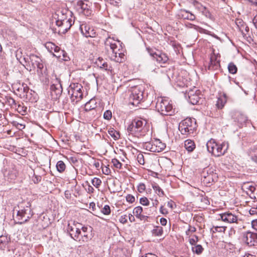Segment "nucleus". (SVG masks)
<instances>
[{"label": "nucleus", "mask_w": 257, "mask_h": 257, "mask_svg": "<svg viewBox=\"0 0 257 257\" xmlns=\"http://www.w3.org/2000/svg\"><path fill=\"white\" fill-rule=\"evenodd\" d=\"M147 50L148 53L150 54L151 56H152L154 58H155L156 55L158 54V52L154 51V50L151 48H147Z\"/></svg>", "instance_id": "nucleus-56"}, {"label": "nucleus", "mask_w": 257, "mask_h": 257, "mask_svg": "<svg viewBox=\"0 0 257 257\" xmlns=\"http://www.w3.org/2000/svg\"><path fill=\"white\" fill-rule=\"evenodd\" d=\"M42 177L40 175L34 174L32 178V180L35 184H38L41 181Z\"/></svg>", "instance_id": "nucleus-51"}, {"label": "nucleus", "mask_w": 257, "mask_h": 257, "mask_svg": "<svg viewBox=\"0 0 257 257\" xmlns=\"http://www.w3.org/2000/svg\"><path fill=\"white\" fill-rule=\"evenodd\" d=\"M127 131L128 133L131 134H134L138 133L133 121L128 126Z\"/></svg>", "instance_id": "nucleus-44"}, {"label": "nucleus", "mask_w": 257, "mask_h": 257, "mask_svg": "<svg viewBox=\"0 0 257 257\" xmlns=\"http://www.w3.org/2000/svg\"><path fill=\"white\" fill-rule=\"evenodd\" d=\"M88 227L87 226H82L81 225V228L80 229V234H79V239L77 241L80 242V243L85 242L88 241V240L90 239V236H88Z\"/></svg>", "instance_id": "nucleus-21"}, {"label": "nucleus", "mask_w": 257, "mask_h": 257, "mask_svg": "<svg viewBox=\"0 0 257 257\" xmlns=\"http://www.w3.org/2000/svg\"><path fill=\"white\" fill-rule=\"evenodd\" d=\"M137 160L141 165L145 164V158L144 155L142 153H139L137 155Z\"/></svg>", "instance_id": "nucleus-50"}, {"label": "nucleus", "mask_w": 257, "mask_h": 257, "mask_svg": "<svg viewBox=\"0 0 257 257\" xmlns=\"http://www.w3.org/2000/svg\"><path fill=\"white\" fill-rule=\"evenodd\" d=\"M220 219L224 222L227 223H234L236 222L237 217L236 216L232 214L230 212H227L220 214Z\"/></svg>", "instance_id": "nucleus-18"}, {"label": "nucleus", "mask_w": 257, "mask_h": 257, "mask_svg": "<svg viewBox=\"0 0 257 257\" xmlns=\"http://www.w3.org/2000/svg\"><path fill=\"white\" fill-rule=\"evenodd\" d=\"M10 239L5 235L0 236V250H4L8 244Z\"/></svg>", "instance_id": "nucleus-31"}, {"label": "nucleus", "mask_w": 257, "mask_h": 257, "mask_svg": "<svg viewBox=\"0 0 257 257\" xmlns=\"http://www.w3.org/2000/svg\"><path fill=\"white\" fill-rule=\"evenodd\" d=\"M153 189L156 191L159 196H163L164 195V192L163 190L158 185H155L153 186Z\"/></svg>", "instance_id": "nucleus-43"}, {"label": "nucleus", "mask_w": 257, "mask_h": 257, "mask_svg": "<svg viewBox=\"0 0 257 257\" xmlns=\"http://www.w3.org/2000/svg\"><path fill=\"white\" fill-rule=\"evenodd\" d=\"M8 103L13 107H17V103L15 100L10 96H6L5 98V102H3Z\"/></svg>", "instance_id": "nucleus-35"}, {"label": "nucleus", "mask_w": 257, "mask_h": 257, "mask_svg": "<svg viewBox=\"0 0 257 257\" xmlns=\"http://www.w3.org/2000/svg\"><path fill=\"white\" fill-rule=\"evenodd\" d=\"M253 152L254 153V156H251V160L257 163V156H256V155L257 154V148L253 149Z\"/></svg>", "instance_id": "nucleus-61"}, {"label": "nucleus", "mask_w": 257, "mask_h": 257, "mask_svg": "<svg viewBox=\"0 0 257 257\" xmlns=\"http://www.w3.org/2000/svg\"><path fill=\"white\" fill-rule=\"evenodd\" d=\"M202 181L204 184H209L217 181L218 175L211 169H205L202 173Z\"/></svg>", "instance_id": "nucleus-10"}, {"label": "nucleus", "mask_w": 257, "mask_h": 257, "mask_svg": "<svg viewBox=\"0 0 257 257\" xmlns=\"http://www.w3.org/2000/svg\"><path fill=\"white\" fill-rule=\"evenodd\" d=\"M151 232L155 236H160L163 234V227L160 226H156L152 230Z\"/></svg>", "instance_id": "nucleus-32"}, {"label": "nucleus", "mask_w": 257, "mask_h": 257, "mask_svg": "<svg viewBox=\"0 0 257 257\" xmlns=\"http://www.w3.org/2000/svg\"><path fill=\"white\" fill-rule=\"evenodd\" d=\"M133 122L135 124L136 129L138 133H140L143 130L144 126L147 123L146 121L145 120L144 121L142 120H134Z\"/></svg>", "instance_id": "nucleus-30"}, {"label": "nucleus", "mask_w": 257, "mask_h": 257, "mask_svg": "<svg viewBox=\"0 0 257 257\" xmlns=\"http://www.w3.org/2000/svg\"><path fill=\"white\" fill-rule=\"evenodd\" d=\"M97 106V105L96 99L95 98H92L85 104L84 110L86 112L90 111L95 112V109Z\"/></svg>", "instance_id": "nucleus-23"}, {"label": "nucleus", "mask_w": 257, "mask_h": 257, "mask_svg": "<svg viewBox=\"0 0 257 257\" xmlns=\"http://www.w3.org/2000/svg\"><path fill=\"white\" fill-rule=\"evenodd\" d=\"M105 45L107 48V47H109L112 54H115V52L117 53V51H120L114 40L113 39L110 38L107 39L105 43Z\"/></svg>", "instance_id": "nucleus-22"}, {"label": "nucleus", "mask_w": 257, "mask_h": 257, "mask_svg": "<svg viewBox=\"0 0 257 257\" xmlns=\"http://www.w3.org/2000/svg\"><path fill=\"white\" fill-rule=\"evenodd\" d=\"M50 90L52 95L54 96L55 98H58L63 91L62 84L61 81H55V83L51 85Z\"/></svg>", "instance_id": "nucleus-14"}, {"label": "nucleus", "mask_w": 257, "mask_h": 257, "mask_svg": "<svg viewBox=\"0 0 257 257\" xmlns=\"http://www.w3.org/2000/svg\"><path fill=\"white\" fill-rule=\"evenodd\" d=\"M68 10L63 9L62 10H58L56 12V15L57 16V20L56 22H61L65 20H70V18H68L67 13Z\"/></svg>", "instance_id": "nucleus-24"}, {"label": "nucleus", "mask_w": 257, "mask_h": 257, "mask_svg": "<svg viewBox=\"0 0 257 257\" xmlns=\"http://www.w3.org/2000/svg\"><path fill=\"white\" fill-rule=\"evenodd\" d=\"M187 94L190 102L193 105L201 103L203 101L201 91L195 87L193 89H190Z\"/></svg>", "instance_id": "nucleus-8"}, {"label": "nucleus", "mask_w": 257, "mask_h": 257, "mask_svg": "<svg viewBox=\"0 0 257 257\" xmlns=\"http://www.w3.org/2000/svg\"><path fill=\"white\" fill-rule=\"evenodd\" d=\"M143 90L140 87L133 88L128 98V103L134 106H138L143 99Z\"/></svg>", "instance_id": "nucleus-5"}, {"label": "nucleus", "mask_w": 257, "mask_h": 257, "mask_svg": "<svg viewBox=\"0 0 257 257\" xmlns=\"http://www.w3.org/2000/svg\"><path fill=\"white\" fill-rule=\"evenodd\" d=\"M110 57L112 60L118 63H122L125 59L124 54L119 51L117 53L115 52V54H111Z\"/></svg>", "instance_id": "nucleus-25"}, {"label": "nucleus", "mask_w": 257, "mask_h": 257, "mask_svg": "<svg viewBox=\"0 0 257 257\" xmlns=\"http://www.w3.org/2000/svg\"><path fill=\"white\" fill-rule=\"evenodd\" d=\"M20 87L16 88V89L18 91H23L24 93H25L26 94L27 98L29 96V93H30V94H32V92H33L35 96H34L33 98H30L29 100L33 101H36L37 100V97H36V94L34 91H33L32 90H30L27 84H25L24 83H23L22 85L19 84Z\"/></svg>", "instance_id": "nucleus-19"}, {"label": "nucleus", "mask_w": 257, "mask_h": 257, "mask_svg": "<svg viewBox=\"0 0 257 257\" xmlns=\"http://www.w3.org/2000/svg\"><path fill=\"white\" fill-rule=\"evenodd\" d=\"M13 124L14 125L16 126L17 127V128L20 130H22L25 127V125H24L22 123H20L17 121H13Z\"/></svg>", "instance_id": "nucleus-55"}, {"label": "nucleus", "mask_w": 257, "mask_h": 257, "mask_svg": "<svg viewBox=\"0 0 257 257\" xmlns=\"http://www.w3.org/2000/svg\"><path fill=\"white\" fill-rule=\"evenodd\" d=\"M240 30L241 31L243 37H246V34L244 32V30L246 33H248L249 32V29L248 26L242 25L240 28Z\"/></svg>", "instance_id": "nucleus-54"}, {"label": "nucleus", "mask_w": 257, "mask_h": 257, "mask_svg": "<svg viewBox=\"0 0 257 257\" xmlns=\"http://www.w3.org/2000/svg\"><path fill=\"white\" fill-rule=\"evenodd\" d=\"M111 162L114 167L117 169H121L122 164L116 159H113L111 160Z\"/></svg>", "instance_id": "nucleus-47"}, {"label": "nucleus", "mask_w": 257, "mask_h": 257, "mask_svg": "<svg viewBox=\"0 0 257 257\" xmlns=\"http://www.w3.org/2000/svg\"><path fill=\"white\" fill-rule=\"evenodd\" d=\"M146 189V186L143 183H141L139 185L138 187V191L140 193H142Z\"/></svg>", "instance_id": "nucleus-58"}, {"label": "nucleus", "mask_w": 257, "mask_h": 257, "mask_svg": "<svg viewBox=\"0 0 257 257\" xmlns=\"http://www.w3.org/2000/svg\"><path fill=\"white\" fill-rule=\"evenodd\" d=\"M92 185L96 188H98L101 184V180L98 178H94L91 180Z\"/></svg>", "instance_id": "nucleus-45"}, {"label": "nucleus", "mask_w": 257, "mask_h": 257, "mask_svg": "<svg viewBox=\"0 0 257 257\" xmlns=\"http://www.w3.org/2000/svg\"><path fill=\"white\" fill-rule=\"evenodd\" d=\"M82 86L78 83H71L68 87V93L71 95V99L74 101V98L77 100L76 101H79L83 97V93L81 89Z\"/></svg>", "instance_id": "nucleus-6"}, {"label": "nucleus", "mask_w": 257, "mask_h": 257, "mask_svg": "<svg viewBox=\"0 0 257 257\" xmlns=\"http://www.w3.org/2000/svg\"><path fill=\"white\" fill-rule=\"evenodd\" d=\"M242 188L243 189L247 190V193L249 195V194H252L253 192H255L256 191V188L254 186L250 185L249 183H244Z\"/></svg>", "instance_id": "nucleus-34"}, {"label": "nucleus", "mask_w": 257, "mask_h": 257, "mask_svg": "<svg viewBox=\"0 0 257 257\" xmlns=\"http://www.w3.org/2000/svg\"><path fill=\"white\" fill-rule=\"evenodd\" d=\"M108 133L114 140H118L120 137L119 133L113 128H109Z\"/></svg>", "instance_id": "nucleus-36"}, {"label": "nucleus", "mask_w": 257, "mask_h": 257, "mask_svg": "<svg viewBox=\"0 0 257 257\" xmlns=\"http://www.w3.org/2000/svg\"><path fill=\"white\" fill-rule=\"evenodd\" d=\"M252 21L255 28L257 29V14L254 16Z\"/></svg>", "instance_id": "nucleus-64"}, {"label": "nucleus", "mask_w": 257, "mask_h": 257, "mask_svg": "<svg viewBox=\"0 0 257 257\" xmlns=\"http://www.w3.org/2000/svg\"><path fill=\"white\" fill-rule=\"evenodd\" d=\"M155 59H156L157 62L161 64H164L166 63L169 59L166 54L162 53L160 51L158 52V54Z\"/></svg>", "instance_id": "nucleus-27"}, {"label": "nucleus", "mask_w": 257, "mask_h": 257, "mask_svg": "<svg viewBox=\"0 0 257 257\" xmlns=\"http://www.w3.org/2000/svg\"><path fill=\"white\" fill-rule=\"evenodd\" d=\"M30 207L31 203L28 202L26 207H24L23 209L18 211V219L19 220H21V221L18 222L19 224H22L28 221L32 217L33 213Z\"/></svg>", "instance_id": "nucleus-7"}, {"label": "nucleus", "mask_w": 257, "mask_h": 257, "mask_svg": "<svg viewBox=\"0 0 257 257\" xmlns=\"http://www.w3.org/2000/svg\"><path fill=\"white\" fill-rule=\"evenodd\" d=\"M46 48L48 50L52 53L54 48H56V45L52 42H48L46 44Z\"/></svg>", "instance_id": "nucleus-48"}, {"label": "nucleus", "mask_w": 257, "mask_h": 257, "mask_svg": "<svg viewBox=\"0 0 257 257\" xmlns=\"http://www.w3.org/2000/svg\"><path fill=\"white\" fill-rule=\"evenodd\" d=\"M79 30L81 34L85 37H95L96 33L94 30L86 23H83L80 25Z\"/></svg>", "instance_id": "nucleus-13"}, {"label": "nucleus", "mask_w": 257, "mask_h": 257, "mask_svg": "<svg viewBox=\"0 0 257 257\" xmlns=\"http://www.w3.org/2000/svg\"><path fill=\"white\" fill-rule=\"evenodd\" d=\"M155 149H153L154 152H160L164 150L166 147L165 144L162 143L159 140H156L154 141Z\"/></svg>", "instance_id": "nucleus-26"}, {"label": "nucleus", "mask_w": 257, "mask_h": 257, "mask_svg": "<svg viewBox=\"0 0 257 257\" xmlns=\"http://www.w3.org/2000/svg\"><path fill=\"white\" fill-rule=\"evenodd\" d=\"M250 215H255L257 214V207H252L249 211Z\"/></svg>", "instance_id": "nucleus-62"}, {"label": "nucleus", "mask_w": 257, "mask_h": 257, "mask_svg": "<svg viewBox=\"0 0 257 257\" xmlns=\"http://www.w3.org/2000/svg\"><path fill=\"white\" fill-rule=\"evenodd\" d=\"M81 224L75 221L69 223L67 226V231L69 233L71 237L76 241H77L79 237V234H80V229Z\"/></svg>", "instance_id": "nucleus-9"}, {"label": "nucleus", "mask_w": 257, "mask_h": 257, "mask_svg": "<svg viewBox=\"0 0 257 257\" xmlns=\"http://www.w3.org/2000/svg\"><path fill=\"white\" fill-rule=\"evenodd\" d=\"M72 20L70 19L65 20L61 22H56V24L59 28V33L63 34L66 33L72 26Z\"/></svg>", "instance_id": "nucleus-15"}, {"label": "nucleus", "mask_w": 257, "mask_h": 257, "mask_svg": "<svg viewBox=\"0 0 257 257\" xmlns=\"http://www.w3.org/2000/svg\"><path fill=\"white\" fill-rule=\"evenodd\" d=\"M188 81H174L173 86L177 91H180L186 95L188 92Z\"/></svg>", "instance_id": "nucleus-17"}, {"label": "nucleus", "mask_w": 257, "mask_h": 257, "mask_svg": "<svg viewBox=\"0 0 257 257\" xmlns=\"http://www.w3.org/2000/svg\"><path fill=\"white\" fill-rule=\"evenodd\" d=\"M102 172L105 175H109L110 173V170L107 167L104 166L102 168Z\"/></svg>", "instance_id": "nucleus-59"}, {"label": "nucleus", "mask_w": 257, "mask_h": 257, "mask_svg": "<svg viewBox=\"0 0 257 257\" xmlns=\"http://www.w3.org/2000/svg\"><path fill=\"white\" fill-rule=\"evenodd\" d=\"M225 230V228L223 226H213V228H211L210 231L212 232V234L214 233L219 232H224Z\"/></svg>", "instance_id": "nucleus-41"}, {"label": "nucleus", "mask_w": 257, "mask_h": 257, "mask_svg": "<svg viewBox=\"0 0 257 257\" xmlns=\"http://www.w3.org/2000/svg\"><path fill=\"white\" fill-rule=\"evenodd\" d=\"M127 218L126 215H122L120 216V217L119 218V221L123 224L126 223L127 222V218Z\"/></svg>", "instance_id": "nucleus-60"}, {"label": "nucleus", "mask_w": 257, "mask_h": 257, "mask_svg": "<svg viewBox=\"0 0 257 257\" xmlns=\"http://www.w3.org/2000/svg\"><path fill=\"white\" fill-rule=\"evenodd\" d=\"M196 128L197 125L194 118H186L182 120L179 125V130L183 135L187 133L193 134Z\"/></svg>", "instance_id": "nucleus-4"}, {"label": "nucleus", "mask_w": 257, "mask_h": 257, "mask_svg": "<svg viewBox=\"0 0 257 257\" xmlns=\"http://www.w3.org/2000/svg\"><path fill=\"white\" fill-rule=\"evenodd\" d=\"M242 240L249 246L257 245V233L247 231L243 233Z\"/></svg>", "instance_id": "nucleus-11"}, {"label": "nucleus", "mask_w": 257, "mask_h": 257, "mask_svg": "<svg viewBox=\"0 0 257 257\" xmlns=\"http://www.w3.org/2000/svg\"><path fill=\"white\" fill-rule=\"evenodd\" d=\"M17 111L21 113L22 115H25L27 113V107L22 104L17 105V107H15Z\"/></svg>", "instance_id": "nucleus-39"}, {"label": "nucleus", "mask_w": 257, "mask_h": 257, "mask_svg": "<svg viewBox=\"0 0 257 257\" xmlns=\"http://www.w3.org/2000/svg\"><path fill=\"white\" fill-rule=\"evenodd\" d=\"M226 102V98L225 96L224 95H220L219 97H217V100L215 104L216 107L218 109H221L224 107Z\"/></svg>", "instance_id": "nucleus-28"}, {"label": "nucleus", "mask_w": 257, "mask_h": 257, "mask_svg": "<svg viewBox=\"0 0 257 257\" xmlns=\"http://www.w3.org/2000/svg\"><path fill=\"white\" fill-rule=\"evenodd\" d=\"M126 200L129 203H132L135 202V198L134 196L128 194L126 196Z\"/></svg>", "instance_id": "nucleus-57"}, {"label": "nucleus", "mask_w": 257, "mask_h": 257, "mask_svg": "<svg viewBox=\"0 0 257 257\" xmlns=\"http://www.w3.org/2000/svg\"><path fill=\"white\" fill-rule=\"evenodd\" d=\"M101 212L105 215L109 214L110 213V207L107 205H105L102 209Z\"/></svg>", "instance_id": "nucleus-53"}, {"label": "nucleus", "mask_w": 257, "mask_h": 257, "mask_svg": "<svg viewBox=\"0 0 257 257\" xmlns=\"http://www.w3.org/2000/svg\"><path fill=\"white\" fill-rule=\"evenodd\" d=\"M112 117V112L109 110H106L103 114V118L106 120H110Z\"/></svg>", "instance_id": "nucleus-49"}, {"label": "nucleus", "mask_w": 257, "mask_h": 257, "mask_svg": "<svg viewBox=\"0 0 257 257\" xmlns=\"http://www.w3.org/2000/svg\"><path fill=\"white\" fill-rule=\"evenodd\" d=\"M140 203L144 206H148L150 202L147 197H143L140 198Z\"/></svg>", "instance_id": "nucleus-52"}, {"label": "nucleus", "mask_w": 257, "mask_h": 257, "mask_svg": "<svg viewBox=\"0 0 257 257\" xmlns=\"http://www.w3.org/2000/svg\"><path fill=\"white\" fill-rule=\"evenodd\" d=\"M156 109L162 115H172L174 113L172 104L162 97L157 98Z\"/></svg>", "instance_id": "nucleus-2"}, {"label": "nucleus", "mask_w": 257, "mask_h": 257, "mask_svg": "<svg viewBox=\"0 0 257 257\" xmlns=\"http://www.w3.org/2000/svg\"><path fill=\"white\" fill-rule=\"evenodd\" d=\"M184 147L188 152H192L196 148V145L193 141L187 140L184 142Z\"/></svg>", "instance_id": "nucleus-29"}, {"label": "nucleus", "mask_w": 257, "mask_h": 257, "mask_svg": "<svg viewBox=\"0 0 257 257\" xmlns=\"http://www.w3.org/2000/svg\"><path fill=\"white\" fill-rule=\"evenodd\" d=\"M218 57H220L219 54H215L214 52L212 54L208 66L209 70H216L220 67V60L218 59Z\"/></svg>", "instance_id": "nucleus-16"}, {"label": "nucleus", "mask_w": 257, "mask_h": 257, "mask_svg": "<svg viewBox=\"0 0 257 257\" xmlns=\"http://www.w3.org/2000/svg\"><path fill=\"white\" fill-rule=\"evenodd\" d=\"M178 15L179 19L184 20L194 21L196 19L195 16L193 14L185 10H180Z\"/></svg>", "instance_id": "nucleus-20"}, {"label": "nucleus", "mask_w": 257, "mask_h": 257, "mask_svg": "<svg viewBox=\"0 0 257 257\" xmlns=\"http://www.w3.org/2000/svg\"><path fill=\"white\" fill-rule=\"evenodd\" d=\"M251 225L253 228L257 230V219L252 221Z\"/></svg>", "instance_id": "nucleus-63"}, {"label": "nucleus", "mask_w": 257, "mask_h": 257, "mask_svg": "<svg viewBox=\"0 0 257 257\" xmlns=\"http://www.w3.org/2000/svg\"><path fill=\"white\" fill-rule=\"evenodd\" d=\"M57 170L59 173L63 172L66 169V165L62 161H59L56 164Z\"/></svg>", "instance_id": "nucleus-38"}, {"label": "nucleus", "mask_w": 257, "mask_h": 257, "mask_svg": "<svg viewBox=\"0 0 257 257\" xmlns=\"http://www.w3.org/2000/svg\"><path fill=\"white\" fill-rule=\"evenodd\" d=\"M75 8L77 11L80 14H82L87 17L90 16L91 15L92 11L89 9V7L82 1H79Z\"/></svg>", "instance_id": "nucleus-12"}, {"label": "nucleus", "mask_w": 257, "mask_h": 257, "mask_svg": "<svg viewBox=\"0 0 257 257\" xmlns=\"http://www.w3.org/2000/svg\"><path fill=\"white\" fill-rule=\"evenodd\" d=\"M228 70L230 73L235 74L237 71V68L233 62H230L228 65Z\"/></svg>", "instance_id": "nucleus-40"}, {"label": "nucleus", "mask_w": 257, "mask_h": 257, "mask_svg": "<svg viewBox=\"0 0 257 257\" xmlns=\"http://www.w3.org/2000/svg\"><path fill=\"white\" fill-rule=\"evenodd\" d=\"M26 64V68L27 70L31 71L32 69H35L36 68L38 69V72L42 73V70L44 68V65L42 63L41 59L34 54H31L27 58H24Z\"/></svg>", "instance_id": "nucleus-3"}, {"label": "nucleus", "mask_w": 257, "mask_h": 257, "mask_svg": "<svg viewBox=\"0 0 257 257\" xmlns=\"http://www.w3.org/2000/svg\"><path fill=\"white\" fill-rule=\"evenodd\" d=\"M4 176L5 179H7L8 181H10V180H13L16 178V174L14 171L10 172V170L6 171L4 172Z\"/></svg>", "instance_id": "nucleus-37"}, {"label": "nucleus", "mask_w": 257, "mask_h": 257, "mask_svg": "<svg viewBox=\"0 0 257 257\" xmlns=\"http://www.w3.org/2000/svg\"><path fill=\"white\" fill-rule=\"evenodd\" d=\"M192 249L194 252L197 254H200L202 252L203 248L202 247V245L198 244L195 245L194 247H193Z\"/></svg>", "instance_id": "nucleus-42"}, {"label": "nucleus", "mask_w": 257, "mask_h": 257, "mask_svg": "<svg viewBox=\"0 0 257 257\" xmlns=\"http://www.w3.org/2000/svg\"><path fill=\"white\" fill-rule=\"evenodd\" d=\"M206 147L209 153L217 157L224 155L227 150V147L224 143L218 144L213 139H211L207 142Z\"/></svg>", "instance_id": "nucleus-1"}, {"label": "nucleus", "mask_w": 257, "mask_h": 257, "mask_svg": "<svg viewBox=\"0 0 257 257\" xmlns=\"http://www.w3.org/2000/svg\"><path fill=\"white\" fill-rule=\"evenodd\" d=\"M143 212V208L141 206H138L134 208L133 213L137 218L143 219L145 218V216L142 214Z\"/></svg>", "instance_id": "nucleus-33"}, {"label": "nucleus", "mask_w": 257, "mask_h": 257, "mask_svg": "<svg viewBox=\"0 0 257 257\" xmlns=\"http://www.w3.org/2000/svg\"><path fill=\"white\" fill-rule=\"evenodd\" d=\"M144 147H146V149L151 152H154L153 151V149H155V146L154 145V142L152 143H145L144 144Z\"/></svg>", "instance_id": "nucleus-46"}]
</instances>
